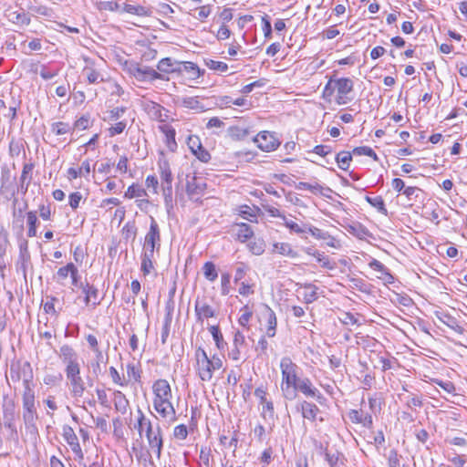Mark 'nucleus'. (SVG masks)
Instances as JSON below:
<instances>
[{
	"label": "nucleus",
	"instance_id": "nucleus-1",
	"mask_svg": "<svg viewBox=\"0 0 467 467\" xmlns=\"http://www.w3.org/2000/svg\"><path fill=\"white\" fill-rule=\"evenodd\" d=\"M58 355L65 365V374L71 396L73 398H81L85 392L86 386L81 377L78 353L71 346L63 345L59 348Z\"/></svg>",
	"mask_w": 467,
	"mask_h": 467
},
{
	"label": "nucleus",
	"instance_id": "nucleus-2",
	"mask_svg": "<svg viewBox=\"0 0 467 467\" xmlns=\"http://www.w3.org/2000/svg\"><path fill=\"white\" fill-rule=\"evenodd\" d=\"M137 422L134 427L140 437L143 435L146 437L150 451L160 460L163 448L162 431L159 424L153 426L150 419L140 409L137 410Z\"/></svg>",
	"mask_w": 467,
	"mask_h": 467
},
{
	"label": "nucleus",
	"instance_id": "nucleus-3",
	"mask_svg": "<svg viewBox=\"0 0 467 467\" xmlns=\"http://www.w3.org/2000/svg\"><path fill=\"white\" fill-rule=\"evenodd\" d=\"M22 419L26 430L36 431L38 420L36 392L33 388L23 389L22 392Z\"/></svg>",
	"mask_w": 467,
	"mask_h": 467
},
{
	"label": "nucleus",
	"instance_id": "nucleus-4",
	"mask_svg": "<svg viewBox=\"0 0 467 467\" xmlns=\"http://www.w3.org/2000/svg\"><path fill=\"white\" fill-rule=\"evenodd\" d=\"M9 377L13 382H19L23 380L24 389L27 388H33V369L28 361L12 362L10 365Z\"/></svg>",
	"mask_w": 467,
	"mask_h": 467
},
{
	"label": "nucleus",
	"instance_id": "nucleus-5",
	"mask_svg": "<svg viewBox=\"0 0 467 467\" xmlns=\"http://www.w3.org/2000/svg\"><path fill=\"white\" fill-rule=\"evenodd\" d=\"M162 194L167 208L172 207V173L167 161H159Z\"/></svg>",
	"mask_w": 467,
	"mask_h": 467
},
{
	"label": "nucleus",
	"instance_id": "nucleus-6",
	"mask_svg": "<svg viewBox=\"0 0 467 467\" xmlns=\"http://www.w3.org/2000/svg\"><path fill=\"white\" fill-rule=\"evenodd\" d=\"M194 358V368L198 377L202 381H210L213 379L214 370L212 368V363L210 362V358L206 351L202 348L199 347L195 350Z\"/></svg>",
	"mask_w": 467,
	"mask_h": 467
},
{
	"label": "nucleus",
	"instance_id": "nucleus-7",
	"mask_svg": "<svg viewBox=\"0 0 467 467\" xmlns=\"http://www.w3.org/2000/svg\"><path fill=\"white\" fill-rule=\"evenodd\" d=\"M2 410L3 426L5 430L11 431V437L16 438V431H17L16 422L20 416L15 401L13 400H5Z\"/></svg>",
	"mask_w": 467,
	"mask_h": 467
},
{
	"label": "nucleus",
	"instance_id": "nucleus-8",
	"mask_svg": "<svg viewBox=\"0 0 467 467\" xmlns=\"http://www.w3.org/2000/svg\"><path fill=\"white\" fill-rule=\"evenodd\" d=\"M141 108L152 120L167 122L171 119L169 110L157 102L149 99L143 100Z\"/></svg>",
	"mask_w": 467,
	"mask_h": 467
},
{
	"label": "nucleus",
	"instance_id": "nucleus-9",
	"mask_svg": "<svg viewBox=\"0 0 467 467\" xmlns=\"http://www.w3.org/2000/svg\"><path fill=\"white\" fill-rule=\"evenodd\" d=\"M337 91L336 101L338 105L347 104L351 99L348 96L353 91L354 83L348 78H340L334 79Z\"/></svg>",
	"mask_w": 467,
	"mask_h": 467
},
{
	"label": "nucleus",
	"instance_id": "nucleus-10",
	"mask_svg": "<svg viewBox=\"0 0 467 467\" xmlns=\"http://www.w3.org/2000/svg\"><path fill=\"white\" fill-rule=\"evenodd\" d=\"M62 436H63L64 440L66 441V442L70 447L73 453L75 454L76 460L78 461V463H81V462L84 461V453H83L81 446L78 442V438L76 435L72 427H70L68 425L63 426Z\"/></svg>",
	"mask_w": 467,
	"mask_h": 467
},
{
	"label": "nucleus",
	"instance_id": "nucleus-11",
	"mask_svg": "<svg viewBox=\"0 0 467 467\" xmlns=\"http://www.w3.org/2000/svg\"><path fill=\"white\" fill-rule=\"evenodd\" d=\"M153 408L168 422L172 423L177 420L176 410L171 403V399L153 400Z\"/></svg>",
	"mask_w": 467,
	"mask_h": 467
},
{
	"label": "nucleus",
	"instance_id": "nucleus-12",
	"mask_svg": "<svg viewBox=\"0 0 467 467\" xmlns=\"http://www.w3.org/2000/svg\"><path fill=\"white\" fill-rule=\"evenodd\" d=\"M280 369H281V390L283 387L288 385L290 379L295 376L296 373H299L300 368L292 361L289 357H284L280 360Z\"/></svg>",
	"mask_w": 467,
	"mask_h": 467
},
{
	"label": "nucleus",
	"instance_id": "nucleus-13",
	"mask_svg": "<svg viewBox=\"0 0 467 467\" xmlns=\"http://www.w3.org/2000/svg\"><path fill=\"white\" fill-rule=\"evenodd\" d=\"M254 143L257 144L264 151L275 150L280 144L279 140L275 137L274 133L269 131H261L254 138Z\"/></svg>",
	"mask_w": 467,
	"mask_h": 467
},
{
	"label": "nucleus",
	"instance_id": "nucleus-14",
	"mask_svg": "<svg viewBox=\"0 0 467 467\" xmlns=\"http://www.w3.org/2000/svg\"><path fill=\"white\" fill-rule=\"evenodd\" d=\"M143 247L160 250L161 233L159 225L153 217H150V229L145 235Z\"/></svg>",
	"mask_w": 467,
	"mask_h": 467
},
{
	"label": "nucleus",
	"instance_id": "nucleus-15",
	"mask_svg": "<svg viewBox=\"0 0 467 467\" xmlns=\"http://www.w3.org/2000/svg\"><path fill=\"white\" fill-rule=\"evenodd\" d=\"M79 288H81L83 294L85 295L84 303L86 306L94 309L96 306L100 305L101 298H99V290L97 287L88 282H80Z\"/></svg>",
	"mask_w": 467,
	"mask_h": 467
},
{
	"label": "nucleus",
	"instance_id": "nucleus-16",
	"mask_svg": "<svg viewBox=\"0 0 467 467\" xmlns=\"http://www.w3.org/2000/svg\"><path fill=\"white\" fill-rule=\"evenodd\" d=\"M18 442V431H16V438L11 437V431L5 430L0 425V457L7 456L12 451V444Z\"/></svg>",
	"mask_w": 467,
	"mask_h": 467
},
{
	"label": "nucleus",
	"instance_id": "nucleus-17",
	"mask_svg": "<svg viewBox=\"0 0 467 467\" xmlns=\"http://www.w3.org/2000/svg\"><path fill=\"white\" fill-rule=\"evenodd\" d=\"M187 145L198 160L202 162H208L210 161L211 155L209 151L202 147L198 136H189L187 139Z\"/></svg>",
	"mask_w": 467,
	"mask_h": 467
},
{
	"label": "nucleus",
	"instance_id": "nucleus-18",
	"mask_svg": "<svg viewBox=\"0 0 467 467\" xmlns=\"http://www.w3.org/2000/svg\"><path fill=\"white\" fill-rule=\"evenodd\" d=\"M206 188L203 178L187 175L186 192L190 198L202 195Z\"/></svg>",
	"mask_w": 467,
	"mask_h": 467
},
{
	"label": "nucleus",
	"instance_id": "nucleus-19",
	"mask_svg": "<svg viewBox=\"0 0 467 467\" xmlns=\"http://www.w3.org/2000/svg\"><path fill=\"white\" fill-rule=\"evenodd\" d=\"M298 392H301L306 398H313L318 402H321V400H324L322 393L314 386L310 379L306 377L303 378L297 386L296 394Z\"/></svg>",
	"mask_w": 467,
	"mask_h": 467
},
{
	"label": "nucleus",
	"instance_id": "nucleus-20",
	"mask_svg": "<svg viewBox=\"0 0 467 467\" xmlns=\"http://www.w3.org/2000/svg\"><path fill=\"white\" fill-rule=\"evenodd\" d=\"M153 400H167L172 398L170 383L166 379H157L152 385Z\"/></svg>",
	"mask_w": 467,
	"mask_h": 467
},
{
	"label": "nucleus",
	"instance_id": "nucleus-21",
	"mask_svg": "<svg viewBox=\"0 0 467 467\" xmlns=\"http://www.w3.org/2000/svg\"><path fill=\"white\" fill-rule=\"evenodd\" d=\"M261 315L266 321V336L268 337H274L275 336L277 326L275 313L269 306L264 305Z\"/></svg>",
	"mask_w": 467,
	"mask_h": 467
},
{
	"label": "nucleus",
	"instance_id": "nucleus-22",
	"mask_svg": "<svg viewBox=\"0 0 467 467\" xmlns=\"http://www.w3.org/2000/svg\"><path fill=\"white\" fill-rule=\"evenodd\" d=\"M308 232L311 235L318 240L326 241V244L329 247L339 249L341 247L340 242L334 236L330 235L327 232H325L317 227L310 226Z\"/></svg>",
	"mask_w": 467,
	"mask_h": 467
},
{
	"label": "nucleus",
	"instance_id": "nucleus-23",
	"mask_svg": "<svg viewBox=\"0 0 467 467\" xmlns=\"http://www.w3.org/2000/svg\"><path fill=\"white\" fill-rule=\"evenodd\" d=\"M348 418L353 423L361 424L365 428L371 429L373 426L371 414L364 413L362 410H351Z\"/></svg>",
	"mask_w": 467,
	"mask_h": 467
},
{
	"label": "nucleus",
	"instance_id": "nucleus-24",
	"mask_svg": "<svg viewBox=\"0 0 467 467\" xmlns=\"http://www.w3.org/2000/svg\"><path fill=\"white\" fill-rule=\"evenodd\" d=\"M369 267L373 270L379 272L380 275H378V278L382 280L384 284H392L394 283V276L390 274L389 270L379 260L372 259L369 264Z\"/></svg>",
	"mask_w": 467,
	"mask_h": 467
},
{
	"label": "nucleus",
	"instance_id": "nucleus-25",
	"mask_svg": "<svg viewBox=\"0 0 467 467\" xmlns=\"http://www.w3.org/2000/svg\"><path fill=\"white\" fill-rule=\"evenodd\" d=\"M194 310L200 321L215 316V310L205 300H196Z\"/></svg>",
	"mask_w": 467,
	"mask_h": 467
},
{
	"label": "nucleus",
	"instance_id": "nucleus-26",
	"mask_svg": "<svg viewBox=\"0 0 467 467\" xmlns=\"http://www.w3.org/2000/svg\"><path fill=\"white\" fill-rule=\"evenodd\" d=\"M181 61L172 60L171 57H165L159 61L157 69L166 74L182 73Z\"/></svg>",
	"mask_w": 467,
	"mask_h": 467
},
{
	"label": "nucleus",
	"instance_id": "nucleus-27",
	"mask_svg": "<svg viewBox=\"0 0 467 467\" xmlns=\"http://www.w3.org/2000/svg\"><path fill=\"white\" fill-rule=\"evenodd\" d=\"M134 77L139 80H156L163 79L161 73L150 67H137L134 72Z\"/></svg>",
	"mask_w": 467,
	"mask_h": 467
},
{
	"label": "nucleus",
	"instance_id": "nucleus-28",
	"mask_svg": "<svg viewBox=\"0 0 467 467\" xmlns=\"http://www.w3.org/2000/svg\"><path fill=\"white\" fill-rule=\"evenodd\" d=\"M303 378L299 377V373H296L290 379L287 386L283 387L282 394L285 400H293L296 398V389Z\"/></svg>",
	"mask_w": 467,
	"mask_h": 467
},
{
	"label": "nucleus",
	"instance_id": "nucleus-29",
	"mask_svg": "<svg viewBox=\"0 0 467 467\" xmlns=\"http://www.w3.org/2000/svg\"><path fill=\"white\" fill-rule=\"evenodd\" d=\"M181 105L196 112H203L207 109L206 106L203 105L202 99L198 97H184L181 99Z\"/></svg>",
	"mask_w": 467,
	"mask_h": 467
},
{
	"label": "nucleus",
	"instance_id": "nucleus-30",
	"mask_svg": "<svg viewBox=\"0 0 467 467\" xmlns=\"http://www.w3.org/2000/svg\"><path fill=\"white\" fill-rule=\"evenodd\" d=\"M182 73L185 72L189 79H197L204 74V70L200 69L197 64L191 61H181Z\"/></svg>",
	"mask_w": 467,
	"mask_h": 467
},
{
	"label": "nucleus",
	"instance_id": "nucleus-31",
	"mask_svg": "<svg viewBox=\"0 0 467 467\" xmlns=\"http://www.w3.org/2000/svg\"><path fill=\"white\" fill-rule=\"evenodd\" d=\"M300 410L303 418L311 421L316 420L317 416L319 412V409L316 404L308 402L306 400H303L300 403Z\"/></svg>",
	"mask_w": 467,
	"mask_h": 467
},
{
	"label": "nucleus",
	"instance_id": "nucleus-32",
	"mask_svg": "<svg viewBox=\"0 0 467 467\" xmlns=\"http://www.w3.org/2000/svg\"><path fill=\"white\" fill-rule=\"evenodd\" d=\"M159 129L165 136V142L169 150L174 151L177 148V143L175 140V130L168 124H163L160 126Z\"/></svg>",
	"mask_w": 467,
	"mask_h": 467
},
{
	"label": "nucleus",
	"instance_id": "nucleus-33",
	"mask_svg": "<svg viewBox=\"0 0 467 467\" xmlns=\"http://www.w3.org/2000/svg\"><path fill=\"white\" fill-rule=\"evenodd\" d=\"M113 403L115 410L121 414H125L130 407L128 399L120 390H115L113 392Z\"/></svg>",
	"mask_w": 467,
	"mask_h": 467
},
{
	"label": "nucleus",
	"instance_id": "nucleus-34",
	"mask_svg": "<svg viewBox=\"0 0 467 467\" xmlns=\"http://www.w3.org/2000/svg\"><path fill=\"white\" fill-rule=\"evenodd\" d=\"M236 230L234 233L235 238L241 242L245 243L249 239H251L254 235V231L251 226L247 223H236Z\"/></svg>",
	"mask_w": 467,
	"mask_h": 467
},
{
	"label": "nucleus",
	"instance_id": "nucleus-35",
	"mask_svg": "<svg viewBox=\"0 0 467 467\" xmlns=\"http://www.w3.org/2000/svg\"><path fill=\"white\" fill-rule=\"evenodd\" d=\"M31 72L39 73L43 79L49 80L57 77L59 73V70L50 69L46 65L33 64L31 66Z\"/></svg>",
	"mask_w": 467,
	"mask_h": 467
},
{
	"label": "nucleus",
	"instance_id": "nucleus-36",
	"mask_svg": "<svg viewBox=\"0 0 467 467\" xmlns=\"http://www.w3.org/2000/svg\"><path fill=\"white\" fill-rule=\"evenodd\" d=\"M128 13L138 16L145 17L150 16V10L142 5H135L130 4H124L121 8V13Z\"/></svg>",
	"mask_w": 467,
	"mask_h": 467
},
{
	"label": "nucleus",
	"instance_id": "nucleus-37",
	"mask_svg": "<svg viewBox=\"0 0 467 467\" xmlns=\"http://www.w3.org/2000/svg\"><path fill=\"white\" fill-rule=\"evenodd\" d=\"M273 216L278 217L283 220V223L285 227H287L291 232H295L296 234H303L306 230L299 225L297 223L293 220L287 218L285 214L281 213L278 210L275 213H272Z\"/></svg>",
	"mask_w": 467,
	"mask_h": 467
},
{
	"label": "nucleus",
	"instance_id": "nucleus-38",
	"mask_svg": "<svg viewBox=\"0 0 467 467\" xmlns=\"http://www.w3.org/2000/svg\"><path fill=\"white\" fill-rule=\"evenodd\" d=\"M83 74L86 75L88 82L89 84H96L99 82H104L105 78L99 70L92 66H87L83 68Z\"/></svg>",
	"mask_w": 467,
	"mask_h": 467
},
{
	"label": "nucleus",
	"instance_id": "nucleus-39",
	"mask_svg": "<svg viewBox=\"0 0 467 467\" xmlns=\"http://www.w3.org/2000/svg\"><path fill=\"white\" fill-rule=\"evenodd\" d=\"M439 320L446 325L448 327L462 335L464 332V328L459 324L457 319L451 315L443 314L438 317Z\"/></svg>",
	"mask_w": 467,
	"mask_h": 467
},
{
	"label": "nucleus",
	"instance_id": "nucleus-40",
	"mask_svg": "<svg viewBox=\"0 0 467 467\" xmlns=\"http://www.w3.org/2000/svg\"><path fill=\"white\" fill-rule=\"evenodd\" d=\"M94 123V119L89 113H85L78 117L73 123V130H86Z\"/></svg>",
	"mask_w": 467,
	"mask_h": 467
},
{
	"label": "nucleus",
	"instance_id": "nucleus-41",
	"mask_svg": "<svg viewBox=\"0 0 467 467\" xmlns=\"http://www.w3.org/2000/svg\"><path fill=\"white\" fill-rule=\"evenodd\" d=\"M50 130L56 136H63L74 131L72 125H70V123L68 122L64 121L53 122L50 125Z\"/></svg>",
	"mask_w": 467,
	"mask_h": 467
},
{
	"label": "nucleus",
	"instance_id": "nucleus-42",
	"mask_svg": "<svg viewBox=\"0 0 467 467\" xmlns=\"http://www.w3.org/2000/svg\"><path fill=\"white\" fill-rule=\"evenodd\" d=\"M304 293L303 298L306 304L313 303L317 299V286L313 284H305L303 285Z\"/></svg>",
	"mask_w": 467,
	"mask_h": 467
},
{
	"label": "nucleus",
	"instance_id": "nucleus-43",
	"mask_svg": "<svg viewBox=\"0 0 467 467\" xmlns=\"http://www.w3.org/2000/svg\"><path fill=\"white\" fill-rule=\"evenodd\" d=\"M335 160L341 170L347 171L352 161V153L350 151L342 150L337 154Z\"/></svg>",
	"mask_w": 467,
	"mask_h": 467
},
{
	"label": "nucleus",
	"instance_id": "nucleus-44",
	"mask_svg": "<svg viewBox=\"0 0 467 467\" xmlns=\"http://www.w3.org/2000/svg\"><path fill=\"white\" fill-rule=\"evenodd\" d=\"M228 132L230 137L233 140H244L250 134V130L248 128H243L239 126L230 127Z\"/></svg>",
	"mask_w": 467,
	"mask_h": 467
},
{
	"label": "nucleus",
	"instance_id": "nucleus-45",
	"mask_svg": "<svg viewBox=\"0 0 467 467\" xmlns=\"http://www.w3.org/2000/svg\"><path fill=\"white\" fill-rule=\"evenodd\" d=\"M365 200L377 211L383 215H388V210L385 207L384 200L381 196L369 197L366 196Z\"/></svg>",
	"mask_w": 467,
	"mask_h": 467
},
{
	"label": "nucleus",
	"instance_id": "nucleus-46",
	"mask_svg": "<svg viewBox=\"0 0 467 467\" xmlns=\"http://www.w3.org/2000/svg\"><path fill=\"white\" fill-rule=\"evenodd\" d=\"M273 252L291 257H295L296 255V253L288 243H275L273 244Z\"/></svg>",
	"mask_w": 467,
	"mask_h": 467
},
{
	"label": "nucleus",
	"instance_id": "nucleus-47",
	"mask_svg": "<svg viewBox=\"0 0 467 467\" xmlns=\"http://www.w3.org/2000/svg\"><path fill=\"white\" fill-rule=\"evenodd\" d=\"M247 247L249 251L254 255H261L265 249V241L261 238L254 239L248 243Z\"/></svg>",
	"mask_w": 467,
	"mask_h": 467
},
{
	"label": "nucleus",
	"instance_id": "nucleus-48",
	"mask_svg": "<svg viewBox=\"0 0 467 467\" xmlns=\"http://www.w3.org/2000/svg\"><path fill=\"white\" fill-rule=\"evenodd\" d=\"M9 20L19 26H28L31 23L29 16L25 12H13L10 14Z\"/></svg>",
	"mask_w": 467,
	"mask_h": 467
},
{
	"label": "nucleus",
	"instance_id": "nucleus-49",
	"mask_svg": "<svg viewBox=\"0 0 467 467\" xmlns=\"http://www.w3.org/2000/svg\"><path fill=\"white\" fill-rule=\"evenodd\" d=\"M204 65L211 70H213L215 72L219 73H224L228 70V65L222 61H216L210 58H205L203 60Z\"/></svg>",
	"mask_w": 467,
	"mask_h": 467
},
{
	"label": "nucleus",
	"instance_id": "nucleus-50",
	"mask_svg": "<svg viewBox=\"0 0 467 467\" xmlns=\"http://www.w3.org/2000/svg\"><path fill=\"white\" fill-rule=\"evenodd\" d=\"M202 270L204 277L210 282L215 281L218 277V272L213 262H206L203 265Z\"/></svg>",
	"mask_w": 467,
	"mask_h": 467
},
{
	"label": "nucleus",
	"instance_id": "nucleus-51",
	"mask_svg": "<svg viewBox=\"0 0 467 467\" xmlns=\"http://www.w3.org/2000/svg\"><path fill=\"white\" fill-rule=\"evenodd\" d=\"M209 331L213 336L216 347L221 350L223 349L227 346V343L223 340V335L219 327L217 326H212L209 328Z\"/></svg>",
	"mask_w": 467,
	"mask_h": 467
},
{
	"label": "nucleus",
	"instance_id": "nucleus-52",
	"mask_svg": "<svg viewBox=\"0 0 467 467\" xmlns=\"http://www.w3.org/2000/svg\"><path fill=\"white\" fill-rule=\"evenodd\" d=\"M126 110L127 109L125 107L113 108L112 109L107 112V117L105 118V120L108 122L117 121L124 115Z\"/></svg>",
	"mask_w": 467,
	"mask_h": 467
},
{
	"label": "nucleus",
	"instance_id": "nucleus-53",
	"mask_svg": "<svg viewBox=\"0 0 467 467\" xmlns=\"http://www.w3.org/2000/svg\"><path fill=\"white\" fill-rule=\"evenodd\" d=\"M146 195V191L137 184H131L126 191L124 197L132 199L135 197H142Z\"/></svg>",
	"mask_w": 467,
	"mask_h": 467
},
{
	"label": "nucleus",
	"instance_id": "nucleus-54",
	"mask_svg": "<svg viewBox=\"0 0 467 467\" xmlns=\"http://www.w3.org/2000/svg\"><path fill=\"white\" fill-rule=\"evenodd\" d=\"M351 153H352V155H355V156L365 155V156L371 157L374 160H378V156H377L376 152L370 147H368V146L356 147L353 149Z\"/></svg>",
	"mask_w": 467,
	"mask_h": 467
},
{
	"label": "nucleus",
	"instance_id": "nucleus-55",
	"mask_svg": "<svg viewBox=\"0 0 467 467\" xmlns=\"http://www.w3.org/2000/svg\"><path fill=\"white\" fill-rule=\"evenodd\" d=\"M76 265L73 263H68L67 265L60 267L57 272V277L58 281L65 280L68 275L74 274Z\"/></svg>",
	"mask_w": 467,
	"mask_h": 467
},
{
	"label": "nucleus",
	"instance_id": "nucleus-56",
	"mask_svg": "<svg viewBox=\"0 0 467 467\" xmlns=\"http://www.w3.org/2000/svg\"><path fill=\"white\" fill-rule=\"evenodd\" d=\"M315 258L326 269L333 270L336 267V264L334 262H332L328 258V256H327L324 253H321V252L318 251L317 253H316Z\"/></svg>",
	"mask_w": 467,
	"mask_h": 467
},
{
	"label": "nucleus",
	"instance_id": "nucleus-57",
	"mask_svg": "<svg viewBox=\"0 0 467 467\" xmlns=\"http://www.w3.org/2000/svg\"><path fill=\"white\" fill-rule=\"evenodd\" d=\"M127 124V120L125 119L116 122L114 125L108 129L109 136L115 137L119 134H121L125 130Z\"/></svg>",
	"mask_w": 467,
	"mask_h": 467
},
{
	"label": "nucleus",
	"instance_id": "nucleus-58",
	"mask_svg": "<svg viewBox=\"0 0 467 467\" xmlns=\"http://www.w3.org/2000/svg\"><path fill=\"white\" fill-rule=\"evenodd\" d=\"M121 6L116 1H103L99 4V9L101 11L120 12Z\"/></svg>",
	"mask_w": 467,
	"mask_h": 467
},
{
	"label": "nucleus",
	"instance_id": "nucleus-59",
	"mask_svg": "<svg viewBox=\"0 0 467 467\" xmlns=\"http://www.w3.org/2000/svg\"><path fill=\"white\" fill-rule=\"evenodd\" d=\"M86 340L90 348V349L96 353L98 359L102 358V352L99 347V341L94 335L88 334L86 336Z\"/></svg>",
	"mask_w": 467,
	"mask_h": 467
},
{
	"label": "nucleus",
	"instance_id": "nucleus-60",
	"mask_svg": "<svg viewBox=\"0 0 467 467\" xmlns=\"http://www.w3.org/2000/svg\"><path fill=\"white\" fill-rule=\"evenodd\" d=\"M296 188L298 190H307L310 191L313 193H321L322 190L324 189L323 186H321L318 183L311 184L305 182H300L296 185Z\"/></svg>",
	"mask_w": 467,
	"mask_h": 467
},
{
	"label": "nucleus",
	"instance_id": "nucleus-61",
	"mask_svg": "<svg viewBox=\"0 0 467 467\" xmlns=\"http://www.w3.org/2000/svg\"><path fill=\"white\" fill-rule=\"evenodd\" d=\"M127 376L130 379H132L135 382L140 381V370L133 363L127 364Z\"/></svg>",
	"mask_w": 467,
	"mask_h": 467
},
{
	"label": "nucleus",
	"instance_id": "nucleus-62",
	"mask_svg": "<svg viewBox=\"0 0 467 467\" xmlns=\"http://www.w3.org/2000/svg\"><path fill=\"white\" fill-rule=\"evenodd\" d=\"M106 88L105 89L109 91L111 95L120 96L123 93L121 87L114 80L105 79Z\"/></svg>",
	"mask_w": 467,
	"mask_h": 467
},
{
	"label": "nucleus",
	"instance_id": "nucleus-63",
	"mask_svg": "<svg viewBox=\"0 0 467 467\" xmlns=\"http://www.w3.org/2000/svg\"><path fill=\"white\" fill-rule=\"evenodd\" d=\"M151 451H148L143 452L142 451L136 452L137 460L141 462L144 466H154L153 462L151 460Z\"/></svg>",
	"mask_w": 467,
	"mask_h": 467
},
{
	"label": "nucleus",
	"instance_id": "nucleus-64",
	"mask_svg": "<svg viewBox=\"0 0 467 467\" xmlns=\"http://www.w3.org/2000/svg\"><path fill=\"white\" fill-rule=\"evenodd\" d=\"M109 375H110L112 381L115 384L121 386V387L127 386L128 381L124 378L120 377L119 373L114 367L109 368Z\"/></svg>",
	"mask_w": 467,
	"mask_h": 467
}]
</instances>
